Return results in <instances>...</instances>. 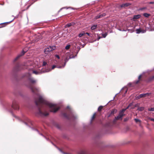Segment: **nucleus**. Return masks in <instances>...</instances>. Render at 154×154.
I'll list each match as a JSON object with an SVG mask.
<instances>
[{
    "instance_id": "ea45409f",
    "label": "nucleus",
    "mask_w": 154,
    "mask_h": 154,
    "mask_svg": "<svg viewBox=\"0 0 154 154\" xmlns=\"http://www.w3.org/2000/svg\"><path fill=\"white\" fill-rule=\"evenodd\" d=\"M71 55V57L74 56H73V55Z\"/></svg>"
},
{
    "instance_id": "cd10ccee",
    "label": "nucleus",
    "mask_w": 154,
    "mask_h": 154,
    "mask_svg": "<svg viewBox=\"0 0 154 154\" xmlns=\"http://www.w3.org/2000/svg\"><path fill=\"white\" fill-rule=\"evenodd\" d=\"M107 35V34H106V33L102 34V36H103V38H105L106 36Z\"/></svg>"
},
{
    "instance_id": "4c0bfd02",
    "label": "nucleus",
    "mask_w": 154,
    "mask_h": 154,
    "mask_svg": "<svg viewBox=\"0 0 154 154\" xmlns=\"http://www.w3.org/2000/svg\"><path fill=\"white\" fill-rule=\"evenodd\" d=\"M101 37H99L97 40H98Z\"/></svg>"
},
{
    "instance_id": "7ed1b4c3",
    "label": "nucleus",
    "mask_w": 154,
    "mask_h": 154,
    "mask_svg": "<svg viewBox=\"0 0 154 154\" xmlns=\"http://www.w3.org/2000/svg\"><path fill=\"white\" fill-rule=\"evenodd\" d=\"M30 88L32 92L35 94H37L38 93L39 91V89L38 88L31 86H30Z\"/></svg>"
},
{
    "instance_id": "c756f323",
    "label": "nucleus",
    "mask_w": 154,
    "mask_h": 154,
    "mask_svg": "<svg viewBox=\"0 0 154 154\" xmlns=\"http://www.w3.org/2000/svg\"><path fill=\"white\" fill-rule=\"evenodd\" d=\"M47 64V63L45 61L43 62V66H45Z\"/></svg>"
},
{
    "instance_id": "2eb2a0df",
    "label": "nucleus",
    "mask_w": 154,
    "mask_h": 154,
    "mask_svg": "<svg viewBox=\"0 0 154 154\" xmlns=\"http://www.w3.org/2000/svg\"><path fill=\"white\" fill-rule=\"evenodd\" d=\"M75 23L74 22H72L67 24L65 25V27H69L72 26H74L75 25Z\"/></svg>"
},
{
    "instance_id": "c03bdc74",
    "label": "nucleus",
    "mask_w": 154,
    "mask_h": 154,
    "mask_svg": "<svg viewBox=\"0 0 154 154\" xmlns=\"http://www.w3.org/2000/svg\"><path fill=\"white\" fill-rule=\"evenodd\" d=\"M11 22H12V21H11Z\"/></svg>"
},
{
    "instance_id": "473e14b6",
    "label": "nucleus",
    "mask_w": 154,
    "mask_h": 154,
    "mask_svg": "<svg viewBox=\"0 0 154 154\" xmlns=\"http://www.w3.org/2000/svg\"><path fill=\"white\" fill-rule=\"evenodd\" d=\"M128 118H126L124 119V122H126L128 120Z\"/></svg>"
},
{
    "instance_id": "7c9ffc66",
    "label": "nucleus",
    "mask_w": 154,
    "mask_h": 154,
    "mask_svg": "<svg viewBox=\"0 0 154 154\" xmlns=\"http://www.w3.org/2000/svg\"><path fill=\"white\" fill-rule=\"evenodd\" d=\"M150 80L151 81L154 79V75L150 77Z\"/></svg>"
},
{
    "instance_id": "f3484780",
    "label": "nucleus",
    "mask_w": 154,
    "mask_h": 154,
    "mask_svg": "<svg viewBox=\"0 0 154 154\" xmlns=\"http://www.w3.org/2000/svg\"><path fill=\"white\" fill-rule=\"evenodd\" d=\"M97 25H94L91 26V30H93L95 29L97 27Z\"/></svg>"
},
{
    "instance_id": "6e6552de",
    "label": "nucleus",
    "mask_w": 154,
    "mask_h": 154,
    "mask_svg": "<svg viewBox=\"0 0 154 154\" xmlns=\"http://www.w3.org/2000/svg\"><path fill=\"white\" fill-rule=\"evenodd\" d=\"M136 33L139 34L140 33H144L146 32V30L142 29L141 28L137 29L136 30Z\"/></svg>"
},
{
    "instance_id": "f704fd0d",
    "label": "nucleus",
    "mask_w": 154,
    "mask_h": 154,
    "mask_svg": "<svg viewBox=\"0 0 154 154\" xmlns=\"http://www.w3.org/2000/svg\"><path fill=\"white\" fill-rule=\"evenodd\" d=\"M149 119H150L151 121L154 122V119L150 118H149Z\"/></svg>"
},
{
    "instance_id": "79ce46f5",
    "label": "nucleus",
    "mask_w": 154,
    "mask_h": 154,
    "mask_svg": "<svg viewBox=\"0 0 154 154\" xmlns=\"http://www.w3.org/2000/svg\"><path fill=\"white\" fill-rule=\"evenodd\" d=\"M41 135H42V134H41Z\"/></svg>"
},
{
    "instance_id": "0eeeda50",
    "label": "nucleus",
    "mask_w": 154,
    "mask_h": 154,
    "mask_svg": "<svg viewBox=\"0 0 154 154\" xmlns=\"http://www.w3.org/2000/svg\"><path fill=\"white\" fill-rule=\"evenodd\" d=\"M125 115V114H123L122 113L120 112L118 116L115 117V119L117 120H122V117Z\"/></svg>"
},
{
    "instance_id": "aec40b11",
    "label": "nucleus",
    "mask_w": 154,
    "mask_h": 154,
    "mask_svg": "<svg viewBox=\"0 0 154 154\" xmlns=\"http://www.w3.org/2000/svg\"><path fill=\"white\" fill-rule=\"evenodd\" d=\"M29 80L30 82L32 83H34L36 82V81L33 79H30Z\"/></svg>"
},
{
    "instance_id": "1a4fd4ad",
    "label": "nucleus",
    "mask_w": 154,
    "mask_h": 154,
    "mask_svg": "<svg viewBox=\"0 0 154 154\" xmlns=\"http://www.w3.org/2000/svg\"><path fill=\"white\" fill-rule=\"evenodd\" d=\"M26 52V51H24V50H23L22 52L21 53L18 55L16 58H15L14 60V61L15 62L20 57L23 55Z\"/></svg>"
},
{
    "instance_id": "423d86ee",
    "label": "nucleus",
    "mask_w": 154,
    "mask_h": 154,
    "mask_svg": "<svg viewBox=\"0 0 154 154\" xmlns=\"http://www.w3.org/2000/svg\"><path fill=\"white\" fill-rule=\"evenodd\" d=\"M12 107L15 110H18L19 109V107L18 104L15 102H14L13 103Z\"/></svg>"
},
{
    "instance_id": "b1692460",
    "label": "nucleus",
    "mask_w": 154,
    "mask_h": 154,
    "mask_svg": "<svg viewBox=\"0 0 154 154\" xmlns=\"http://www.w3.org/2000/svg\"><path fill=\"white\" fill-rule=\"evenodd\" d=\"M85 34V33H81L79 34V37H81L82 36L84 35Z\"/></svg>"
},
{
    "instance_id": "20e7f679",
    "label": "nucleus",
    "mask_w": 154,
    "mask_h": 154,
    "mask_svg": "<svg viewBox=\"0 0 154 154\" xmlns=\"http://www.w3.org/2000/svg\"><path fill=\"white\" fill-rule=\"evenodd\" d=\"M50 71V69L47 70H43L41 71H33V73L35 74V75L40 74L42 73L48 72Z\"/></svg>"
},
{
    "instance_id": "6ab92c4d",
    "label": "nucleus",
    "mask_w": 154,
    "mask_h": 154,
    "mask_svg": "<svg viewBox=\"0 0 154 154\" xmlns=\"http://www.w3.org/2000/svg\"><path fill=\"white\" fill-rule=\"evenodd\" d=\"M143 15L144 17H148L150 15V14L147 13H145L143 14Z\"/></svg>"
},
{
    "instance_id": "a878e982",
    "label": "nucleus",
    "mask_w": 154,
    "mask_h": 154,
    "mask_svg": "<svg viewBox=\"0 0 154 154\" xmlns=\"http://www.w3.org/2000/svg\"><path fill=\"white\" fill-rule=\"evenodd\" d=\"M148 110L150 111H154V108H151L149 109Z\"/></svg>"
},
{
    "instance_id": "ddd939ff",
    "label": "nucleus",
    "mask_w": 154,
    "mask_h": 154,
    "mask_svg": "<svg viewBox=\"0 0 154 154\" xmlns=\"http://www.w3.org/2000/svg\"><path fill=\"white\" fill-rule=\"evenodd\" d=\"M140 17L141 16L140 15H134L133 18V20L134 21H135L136 19L140 18Z\"/></svg>"
},
{
    "instance_id": "39448f33",
    "label": "nucleus",
    "mask_w": 154,
    "mask_h": 154,
    "mask_svg": "<svg viewBox=\"0 0 154 154\" xmlns=\"http://www.w3.org/2000/svg\"><path fill=\"white\" fill-rule=\"evenodd\" d=\"M56 48L55 46H53L52 47L49 46L47 48H45V51H52L53 50H54Z\"/></svg>"
},
{
    "instance_id": "58836bf2",
    "label": "nucleus",
    "mask_w": 154,
    "mask_h": 154,
    "mask_svg": "<svg viewBox=\"0 0 154 154\" xmlns=\"http://www.w3.org/2000/svg\"><path fill=\"white\" fill-rule=\"evenodd\" d=\"M67 108L69 109V106H67Z\"/></svg>"
},
{
    "instance_id": "f257e3e1",
    "label": "nucleus",
    "mask_w": 154,
    "mask_h": 154,
    "mask_svg": "<svg viewBox=\"0 0 154 154\" xmlns=\"http://www.w3.org/2000/svg\"><path fill=\"white\" fill-rule=\"evenodd\" d=\"M36 105L39 107L38 114L41 116H46L48 113L46 112H42L40 107H42L43 105H45L50 108V111L53 112H56L60 108L57 106L56 104H54L47 102L41 96H39L38 98L35 100Z\"/></svg>"
},
{
    "instance_id": "4be33fe9",
    "label": "nucleus",
    "mask_w": 154,
    "mask_h": 154,
    "mask_svg": "<svg viewBox=\"0 0 154 154\" xmlns=\"http://www.w3.org/2000/svg\"><path fill=\"white\" fill-rule=\"evenodd\" d=\"M134 120L135 121V122L136 123H137L138 122H139L140 123L141 122V121L139 119H134Z\"/></svg>"
},
{
    "instance_id": "c85d7f7f",
    "label": "nucleus",
    "mask_w": 154,
    "mask_h": 154,
    "mask_svg": "<svg viewBox=\"0 0 154 154\" xmlns=\"http://www.w3.org/2000/svg\"><path fill=\"white\" fill-rule=\"evenodd\" d=\"M95 115V113H94L93 115L92 116V118H91V121L94 118Z\"/></svg>"
},
{
    "instance_id": "4468645a",
    "label": "nucleus",
    "mask_w": 154,
    "mask_h": 154,
    "mask_svg": "<svg viewBox=\"0 0 154 154\" xmlns=\"http://www.w3.org/2000/svg\"><path fill=\"white\" fill-rule=\"evenodd\" d=\"M132 105L131 103L128 106V107L125 109H122L120 112L121 113H122L123 114H124V112L130 106Z\"/></svg>"
},
{
    "instance_id": "9b49d317",
    "label": "nucleus",
    "mask_w": 154,
    "mask_h": 154,
    "mask_svg": "<svg viewBox=\"0 0 154 154\" xmlns=\"http://www.w3.org/2000/svg\"><path fill=\"white\" fill-rule=\"evenodd\" d=\"M131 5V4L128 3H127L124 4H123L121 5V8H123L128 7Z\"/></svg>"
},
{
    "instance_id": "393cba45",
    "label": "nucleus",
    "mask_w": 154,
    "mask_h": 154,
    "mask_svg": "<svg viewBox=\"0 0 154 154\" xmlns=\"http://www.w3.org/2000/svg\"><path fill=\"white\" fill-rule=\"evenodd\" d=\"M141 77V75H140L139 76V77H138V79H139V80L136 81V84H137V83H138L139 82V80L140 79Z\"/></svg>"
},
{
    "instance_id": "9d476101",
    "label": "nucleus",
    "mask_w": 154,
    "mask_h": 154,
    "mask_svg": "<svg viewBox=\"0 0 154 154\" xmlns=\"http://www.w3.org/2000/svg\"><path fill=\"white\" fill-rule=\"evenodd\" d=\"M150 94L151 93H146L145 94H140V97H141V98L145 97L146 96H149V95H150Z\"/></svg>"
},
{
    "instance_id": "bb28decb",
    "label": "nucleus",
    "mask_w": 154,
    "mask_h": 154,
    "mask_svg": "<svg viewBox=\"0 0 154 154\" xmlns=\"http://www.w3.org/2000/svg\"><path fill=\"white\" fill-rule=\"evenodd\" d=\"M143 109V107H141L138 108V110H139L140 111H142Z\"/></svg>"
},
{
    "instance_id": "f8f14e48",
    "label": "nucleus",
    "mask_w": 154,
    "mask_h": 154,
    "mask_svg": "<svg viewBox=\"0 0 154 154\" xmlns=\"http://www.w3.org/2000/svg\"><path fill=\"white\" fill-rule=\"evenodd\" d=\"M105 15H106V14H105V13H103L102 14H100L96 16L95 17V19H97L100 18L102 17L105 16Z\"/></svg>"
},
{
    "instance_id": "412c9836",
    "label": "nucleus",
    "mask_w": 154,
    "mask_h": 154,
    "mask_svg": "<svg viewBox=\"0 0 154 154\" xmlns=\"http://www.w3.org/2000/svg\"><path fill=\"white\" fill-rule=\"evenodd\" d=\"M70 46V45H68L65 47V48L66 50H68Z\"/></svg>"
},
{
    "instance_id": "2f4dec72",
    "label": "nucleus",
    "mask_w": 154,
    "mask_h": 154,
    "mask_svg": "<svg viewBox=\"0 0 154 154\" xmlns=\"http://www.w3.org/2000/svg\"><path fill=\"white\" fill-rule=\"evenodd\" d=\"M140 98H141V97H140V95L139 96H137L136 97L137 99H138Z\"/></svg>"
},
{
    "instance_id": "a211bd4d",
    "label": "nucleus",
    "mask_w": 154,
    "mask_h": 154,
    "mask_svg": "<svg viewBox=\"0 0 154 154\" xmlns=\"http://www.w3.org/2000/svg\"><path fill=\"white\" fill-rule=\"evenodd\" d=\"M63 115V116L67 118H70V116H67L66 113H64Z\"/></svg>"
},
{
    "instance_id": "a19ab883",
    "label": "nucleus",
    "mask_w": 154,
    "mask_h": 154,
    "mask_svg": "<svg viewBox=\"0 0 154 154\" xmlns=\"http://www.w3.org/2000/svg\"><path fill=\"white\" fill-rule=\"evenodd\" d=\"M72 116L74 117V115L72 114Z\"/></svg>"
},
{
    "instance_id": "c9c22d12",
    "label": "nucleus",
    "mask_w": 154,
    "mask_h": 154,
    "mask_svg": "<svg viewBox=\"0 0 154 154\" xmlns=\"http://www.w3.org/2000/svg\"><path fill=\"white\" fill-rule=\"evenodd\" d=\"M149 4H154V2H150L149 3Z\"/></svg>"
},
{
    "instance_id": "f03ea898",
    "label": "nucleus",
    "mask_w": 154,
    "mask_h": 154,
    "mask_svg": "<svg viewBox=\"0 0 154 154\" xmlns=\"http://www.w3.org/2000/svg\"><path fill=\"white\" fill-rule=\"evenodd\" d=\"M76 56V55L75 56L71 57V55H70V52H68L66 53L65 55L63 56L65 58L64 59L65 63L64 65L63 66V67H64L65 66L66 63L69 60V59L71 58H75Z\"/></svg>"
},
{
    "instance_id": "dca6fc26",
    "label": "nucleus",
    "mask_w": 154,
    "mask_h": 154,
    "mask_svg": "<svg viewBox=\"0 0 154 154\" xmlns=\"http://www.w3.org/2000/svg\"><path fill=\"white\" fill-rule=\"evenodd\" d=\"M56 67H57V68H62V67L63 68V66H58V67H56L55 65H54L53 66L51 69H50V71H51V69H54ZM49 69H50V68L47 69H46V70Z\"/></svg>"
},
{
    "instance_id": "e433bc0d",
    "label": "nucleus",
    "mask_w": 154,
    "mask_h": 154,
    "mask_svg": "<svg viewBox=\"0 0 154 154\" xmlns=\"http://www.w3.org/2000/svg\"><path fill=\"white\" fill-rule=\"evenodd\" d=\"M85 34H87V35H90V34H89V33H88V32H86V33H85Z\"/></svg>"
},
{
    "instance_id": "5701e85b",
    "label": "nucleus",
    "mask_w": 154,
    "mask_h": 154,
    "mask_svg": "<svg viewBox=\"0 0 154 154\" xmlns=\"http://www.w3.org/2000/svg\"><path fill=\"white\" fill-rule=\"evenodd\" d=\"M103 108V106H100L98 108V111H100Z\"/></svg>"
},
{
    "instance_id": "37998d69",
    "label": "nucleus",
    "mask_w": 154,
    "mask_h": 154,
    "mask_svg": "<svg viewBox=\"0 0 154 154\" xmlns=\"http://www.w3.org/2000/svg\"><path fill=\"white\" fill-rule=\"evenodd\" d=\"M11 22H12V21H11Z\"/></svg>"
},
{
    "instance_id": "72a5a7b5",
    "label": "nucleus",
    "mask_w": 154,
    "mask_h": 154,
    "mask_svg": "<svg viewBox=\"0 0 154 154\" xmlns=\"http://www.w3.org/2000/svg\"><path fill=\"white\" fill-rule=\"evenodd\" d=\"M55 56L58 59H60V57L58 55H55Z\"/></svg>"
}]
</instances>
